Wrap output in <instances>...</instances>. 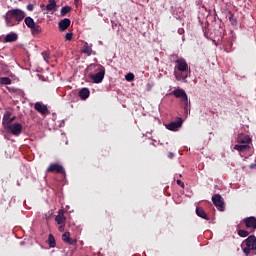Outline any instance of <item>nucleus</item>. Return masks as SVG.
Returning <instances> with one entry per match:
<instances>
[{"mask_svg": "<svg viewBox=\"0 0 256 256\" xmlns=\"http://www.w3.org/2000/svg\"><path fill=\"white\" fill-rule=\"evenodd\" d=\"M25 17V11L19 8L8 10L4 16L7 27L19 25Z\"/></svg>", "mask_w": 256, "mask_h": 256, "instance_id": "obj_1", "label": "nucleus"}, {"mask_svg": "<svg viewBox=\"0 0 256 256\" xmlns=\"http://www.w3.org/2000/svg\"><path fill=\"white\" fill-rule=\"evenodd\" d=\"M177 70L174 71L175 78L177 81H183L187 83V77H189V65L183 58H179L175 61Z\"/></svg>", "mask_w": 256, "mask_h": 256, "instance_id": "obj_2", "label": "nucleus"}, {"mask_svg": "<svg viewBox=\"0 0 256 256\" xmlns=\"http://www.w3.org/2000/svg\"><path fill=\"white\" fill-rule=\"evenodd\" d=\"M236 143L237 144L234 146V149L235 151L239 152L241 157H243V155H247V153L251 151V146H249L251 143V138L249 135L239 134Z\"/></svg>", "mask_w": 256, "mask_h": 256, "instance_id": "obj_3", "label": "nucleus"}, {"mask_svg": "<svg viewBox=\"0 0 256 256\" xmlns=\"http://www.w3.org/2000/svg\"><path fill=\"white\" fill-rule=\"evenodd\" d=\"M95 71H98L96 74H90L89 77L93 81V83H103V79H105V67L102 65H91Z\"/></svg>", "mask_w": 256, "mask_h": 256, "instance_id": "obj_4", "label": "nucleus"}, {"mask_svg": "<svg viewBox=\"0 0 256 256\" xmlns=\"http://www.w3.org/2000/svg\"><path fill=\"white\" fill-rule=\"evenodd\" d=\"M177 99H181V103L184 106L185 111H189V98L187 97V93L185 90L178 88L172 92Z\"/></svg>", "mask_w": 256, "mask_h": 256, "instance_id": "obj_5", "label": "nucleus"}, {"mask_svg": "<svg viewBox=\"0 0 256 256\" xmlns=\"http://www.w3.org/2000/svg\"><path fill=\"white\" fill-rule=\"evenodd\" d=\"M244 243L246 247L243 248V253H245L246 256H249L251 251L256 250V237L254 235H251L245 240Z\"/></svg>", "mask_w": 256, "mask_h": 256, "instance_id": "obj_6", "label": "nucleus"}, {"mask_svg": "<svg viewBox=\"0 0 256 256\" xmlns=\"http://www.w3.org/2000/svg\"><path fill=\"white\" fill-rule=\"evenodd\" d=\"M5 129H8L10 133H12V135H15L16 137H18V135L23 132V124L15 122L10 124Z\"/></svg>", "mask_w": 256, "mask_h": 256, "instance_id": "obj_7", "label": "nucleus"}, {"mask_svg": "<svg viewBox=\"0 0 256 256\" xmlns=\"http://www.w3.org/2000/svg\"><path fill=\"white\" fill-rule=\"evenodd\" d=\"M212 203L215 205V207L218 209V211H224L225 206L223 202V197L219 194H215L212 197Z\"/></svg>", "mask_w": 256, "mask_h": 256, "instance_id": "obj_8", "label": "nucleus"}, {"mask_svg": "<svg viewBox=\"0 0 256 256\" xmlns=\"http://www.w3.org/2000/svg\"><path fill=\"white\" fill-rule=\"evenodd\" d=\"M15 119V116L11 117V112L6 111L3 116L2 125L5 128L9 127L10 125H13V121Z\"/></svg>", "mask_w": 256, "mask_h": 256, "instance_id": "obj_9", "label": "nucleus"}, {"mask_svg": "<svg viewBox=\"0 0 256 256\" xmlns=\"http://www.w3.org/2000/svg\"><path fill=\"white\" fill-rule=\"evenodd\" d=\"M47 173H62L65 175V168L61 164H50V166L47 168Z\"/></svg>", "mask_w": 256, "mask_h": 256, "instance_id": "obj_10", "label": "nucleus"}, {"mask_svg": "<svg viewBox=\"0 0 256 256\" xmlns=\"http://www.w3.org/2000/svg\"><path fill=\"white\" fill-rule=\"evenodd\" d=\"M182 125H183V120L179 118L177 121H173L167 124L166 129H168V131H179Z\"/></svg>", "mask_w": 256, "mask_h": 256, "instance_id": "obj_11", "label": "nucleus"}, {"mask_svg": "<svg viewBox=\"0 0 256 256\" xmlns=\"http://www.w3.org/2000/svg\"><path fill=\"white\" fill-rule=\"evenodd\" d=\"M69 27H71V19H69V18H64V19L60 20L58 23V29L61 32L67 31V29H69Z\"/></svg>", "mask_w": 256, "mask_h": 256, "instance_id": "obj_12", "label": "nucleus"}, {"mask_svg": "<svg viewBox=\"0 0 256 256\" xmlns=\"http://www.w3.org/2000/svg\"><path fill=\"white\" fill-rule=\"evenodd\" d=\"M244 223H245L247 229H251V231H255V229H256V218L254 216L244 218Z\"/></svg>", "mask_w": 256, "mask_h": 256, "instance_id": "obj_13", "label": "nucleus"}, {"mask_svg": "<svg viewBox=\"0 0 256 256\" xmlns=\"http://www.w3.org/2000/svg\"><path fill=\"white\" fill-rule=\"evenodd\" d=\"M41 9L43 11H57V1L55 0H48V4L45 6V4L41 5Z\"/></svg>", "mask_w": 256, "mask_h": 256, "instance_id": "obj_14", "label": "nucleus"}, {"mask_svg": "<svg viewBox=\"0 0 256 256\" xmlns=\"http://www.w3.org/2000/svg\"><path fill=\"white\" fill-rule=\"evenodd\" d=\"M34 109L38 111V113H41V115H46V113L49 111L47 106L41 102H36L34 105Z\"/></svg>", "mask_w": 256, "mask_h": 256, "instance_id": "obj_15", "label": "nucleus"}, {"mask_svg": "<svg viewBox=\"0 0 256 256\" xmlns=\"http://www.w3.org/2000/svg\"><path fill=\"white\" fill-rule=\"evenodd\" d=\"M62 240L64 241V243H68V245H77V240L71 239V233L69 232H65L62 235Z\"/></svg>", "mask_w": 256, "mask_h": 256, "instance_id": "obj_16", "label": "nucleus"}, {"mask_svg": "<svg viewBox=\"0 0 256 256\" xmlns=\"http://www.w3.org/2000/svg\"><path fill=\"white\" fill-rule=\"evenodd\" d=\"M55 221L58 225L65 224L66 218H65V211H63V209L58 211V215L55 217Z\"/></svg>", "mask_w": 256, "mask_h": 256, "instance_id": "obj_17", "label": "nucleus"}, {"mask_svg": "<svg viewBox=\"0 0 256 256\" xmlns=\"http://www.w3.org/2000/svg\"><path fill=\"white\" fill-rule=\"evenodd\" d=\"M17 39H19L17 33L11 32L5 36L4 43H13L17 41Z\"/></svg>", "mask_w": 256, "mask_h": 256, "instance_id": "obj_18", "label": "nucleus"}, {"mask_svg": "<svg viewBox=\"0 0 256 256\" xmlns=\"http://www.w3.org/2000/svg\"><path fill=\"white\" fill-rule=\"evenodd\" d=\"M89 95H91V92L89 91L88 88L80 89V91H79L80 99H82V100L89 99Z\"/></svg>", "mask_w": 256, "mask_h": 256, "instance_id": "obj_19", "label": "nucleus"}, {"mask_svg": "<svg viewBox=\"0 0 256 256\" xmlns=\"http://www.w3.org/2000/svg\"><path fill=\"white\" fill-rule=\"evenodd\" d=\"M82 53H85V55H88V57H90V55H95V52H93V49L89 46V43L87 42H85L84 44Z\"/></svg>", "mask_w": 256, "mask_h": 256, "instance_id": "obj_20", "label": "nucleus"}, {"mask_svg": "<svg viewBox=\"0 0 256 256\" xmlns=\"http://www.w3.org/2000/svg\"><path fill=\"white\" fill-rule=\"evenodd\" d=\"M196 215H198V217H201L202 219H209L207 213H205V210H203V208H196Z\"/></svg>", "mask_w": 256, "mask_h": 256, "instance_id": "obj_21", "label": "nucleus"}, {"mask_svg": "<svg viewBox=\"0 0 256 256\" xmlns=\"http://www.w3.org/2000/svg\"><path fill=\"white\" fill-rule=\"evenodd\" d=\"M25 25L28 27V29H31L33 27V25H35V20H33V18H31L30 16H27L24 19Z\"/></svg>", "mask_w": 256, "mask_h": 256, "instance_id": "obj_22", "label": "nucleus"}, {"mask_svg": "<svg viewBox=\"0 0 256 256\" xmlns=\"http://www.w3.org/2000/svg\"><path fill=\"white\" fill-rule=\"evenodd\" d=\"M30 30L32 35H39V33H41V26H39L38 24H35L30 28Z\"/></svg>", "mask_w": 256, "mask_h": 256, "instance_id": "obj_23", "label": "nucleus"}, {"mask_svg": "<svg viewBox=\"0 0 256 256\" xmlns=\"http://www.w3.org/2000/svg\"><path fill=\"white\" fill-rule=\"evenodd\" d=\"M0 85H11V78L0 77Z\"/></svg>", "mask_w": 256, "mask_h": 256, "instance_id": "obj_24", "label": "nucleus"}, {"mask_svg": "<svg viewBox=\"0 0 256 256\" xmlns=\"http://www.w3.org/2000/svg\"><path fill=\"white\" fill-rule=\"evenodd\" d=\"M70 11H71L70 6H64L61 8L60 14L62 17H65V15H67V13H70Z\"/></svg>", "mask_w": 256, "mask_h": 256, "instance_id": "obj_25", "label": "nucleus"}, {"mask_svg": "<svg viewBox=\"0 0 256 256\" xmlns=\"http://www.w3.org/2000/svg\"><path fill=\"white\" fill-rule=\"evenodd\" d=\"M48 245L49 247H55V237H53V234H49L48 236Z\"/></svg>", "mask_w": 256, "mask_h": 256, "instance_id": "obj_26", "label": "nucleus"}, {"mask_svg": "<svg viewBox=\"0 0 256 256\" xmlns=\"http://www.w3.org/2000/svg\"><path fill=\"white\" fill-rule=\"evenodd\" d=\"M229 21H230L231 25H233L234 27L237 26V18L235 17V15L230 14Z\"/></svg>", "mask_w": 256, "mask_h": 256, "instance_id": "obj_27", "label": "nucleus"}, {"mask_svg": "<svg viewBox=\"0 0 256 256\" xmlns=\"http://www.w3.org/2000/svg\"><path fill=\"white\" fill-rule=\"evenodd\" d=\"M125 79H126V81H129V82L134 81L135 80V74L129 72L125 75Z\"/></svg>", "mask_w": 256, "mask_h": 256, "instance_id": "obj_28", "label": "nucleus"}, {"mask_svg": "<svg viewBox=\"0 0 256 256\" xmlns=\"http://www.w3.org/2000/svg\"><path fill=\"white\" fill-rule=\"evenodd\" d=\"M238 235L239 237H248L249 236V232L247 230H238Z\"/></svg>", "mask_w": 256, "mask_h": 256, "instance_id": "obj_29", "label": "nucleus"}, {"mask_svg": "<svg viewBox=\"0 0 256 256\" xmlns=\"http://www.w3.org/2000/svg\"><path fill=\"white\" fill-rule=\"evenodd\" d=\"M66 41H71L73 39V32H68L65 34Z\"/></svg>", "mask_w": 256, "mask_h": 256, "instance_id": "obj_30", "label": "nucleus"}, {"mask_svg": "<svg viewBox=\"0 0 256 256\" xmlns=\"http://www.w3.org/2000/svg\"><path fill=\"white\" fill-rule=\"evenodd\" d=\"M58 231H60V233H63V231H65V224H60V226L58 227Z\"/></svg>", "mask_w": 256, "mask_h": 256, "instance_id": "obj_31", "label": "nucleus"}, {"mask_svg": "<svg viewBox=\"0 0 256 256\" xmlns=\"http://www.w3.org/2000/svg\"><path fill=\"white\" fill-rule=\"evenodd\" d=\"M177 185H180V187H185V183L181 180H177Z\"/></svg>", "mask_w": 256, "mask_h": 256, "instance_id": "obj_32", "label": "nucleus"}, {"mask_svg": "<svg viewBox=\"0 0 256 256\" xmlns=\"http://www.w3.org/2000/svg\"><path fill=\"white\" fill-rule=\"evenodd\" d=\"M33 8H34L33 4H28L27 5L28 11H33Z\"/></svg>", "mask_w": 256, "mask_h": 256, "instance_id": "obj_33", "label": "nucleus"}, {"mask_svg": "<svg viewBox=\"0 0 256 256\" xmlns=\"http://www.w3.org/2000/svg\"><path fill=\"white\" fill-rule=\"evenodd\" d=\"M178 33H179V35H183V33H185V29L179 28Z\"/></svg>", "mask_w": 256, "mask_h": 256, "instance_id": "obj_34", "label": "nucleus"}, {"mask_svg": "<svg viewBox=\"0 0 256 256\" xmlns=\"http://www.w3.org/2000/svg\"><path fill=\"white\" fill-rule=\"evenodd\" d=\"M168 157L173 158V153H169Z\"/></svg>", "mask_w": 256, "mask_h": 256, "instance_id": "obj_35", "label": "nucleus"}, {"mask_svg": "<svg viewBox=\"0 0 256 256\" xmlns=\"http://www.w3.org/2000/svg\"><path fill=\"white\" fill-rule=\"evenodd\" d=\"M65 209L66 211H69L70 207L67 205Z\"/></svg>", "mask_w": 256, "mask_h": 256, "instance_id": "obj_36", "label": "nucleus"}]
</instances>
